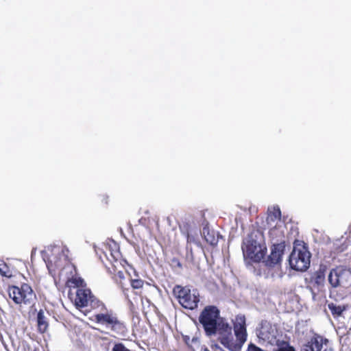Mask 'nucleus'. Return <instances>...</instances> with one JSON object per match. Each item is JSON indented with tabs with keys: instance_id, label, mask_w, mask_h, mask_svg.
Instances as JSON below:
<instances>
[{
	"instance_id": "f03ea898",
	"label": "nucleus",
	"mask_w": 351,
	"mask_h": 351,
	"mask_svg": "<svg viewBox=\"0 0 351 351\" xmlns=\"http://www.w3.org/2000/svg\"><path fill=\"white\" fill-rule=\"evenodd\" d=\"M234 332L232 328L218 339L219 341L230 351H240L247 340L245 317L238 315L234 320Z\"/></svg>"
},
{
	"instance_id": "f8f14e48",
	"label": "nucleus",
	"mask_w": 351,
	"mask_h": 351,
	"mask_svg": "<svg viewBox=\"0 0 351 351\" xmlns=\"http://www.w3.org/2000/svg\"><path fill=\"white\" fill-rule=\"evenodd\" d=\"M112 278L116 283L121 285H125L127 283H130L131 285H143V280L134 269H132V274L126 271H118L117 274L112 276Z\"/></svg>"
},
{
	"instance_id": "2eb2a0df",
	"label": "nucleus",
	"mask_w": 351,
	"mask_h": 351,
	"mask_svg": "<svg viewBox=\"0 0 351 351\" xmlns=\"http://www.w3.org/2000/svg\"><path fill=\"white\" fill-rule=\"evenodd\" d=\"M269 234L272 245H276V243L285 244L284 227L282 226H275L270 229Z\"/></svg>"
},
{
	"instance_id": "412c9836",
	"label": "nucleus",
	"mask_w": 351,
	"mask_h": 351,
	"mask_svg": "<svg viewBox=\"0 0 351 351\" xmlns=\"http://www.w3.org/2000/svg\"><path fill=\"white\" fill-rule=\"evenodd\" d=\"M95 320L102 324L113 325L118 323L117 317L109 314H97L95 315Z\"/></svg>"
},
{
	"instance_id": "ddd939ff",
	"label": "nucleus",
	"mask_w": 351,
	"mask_h": 351,
	"mask_svg": "<svg viewBox=\"0 0 351 351\" xmlns=\"http://www.w3.org/2000/svg\"><path fill=\"white\" fill-rule=\"evenodd\" d=\"M75 291V304L77 307H85L93 301V295L90 290L86 287H73Z\"/></svg>"
},
{
	"instance_id": "f3484780",
	"label": "nucleus",
	"mask_w": 351,
	"mask_h": 351,
	"mask_svg": "<svg viewBox=\"0 0 351 351\" xmlns=\"http://www.w3.org/2000/svg\"><path fill=\"white\" fill-rule=\"evenodd\" d=\"M202 237L206 243L212 246H215L218 243L219 234L216 233L215 230L210 229L208 225L203 227Z\"/></svg>"
},
{
	"instance_id": "5701e85b",
	"label": "nucleus",
	"mask_w": 351,
	"mask_h": 351,
	"mask_svg": "<svg viewBox=\"0 0 351 351\" xmlns=\"http://www.w3.org/2000/svg\"><path fill=\"white\" fill-rule=\"evenodd\" d=\"M37 322H38V330L41 332H45V330L47 328L48 324L46 321V318L45 317L44 312L43 310H40L38 313Z\"/></svg>"
},
{
	"instance_id": "6e6552de",
	"label": "nucleus",
	"mask_w": 351,
	"mask_h": 351,
	"mask_svg": "<svg viewBox=\"0 0 351 351\" xmlns=\"http://www.w3.org/2000/svg\"><path fill=\"white\" fill-rule=\"evenodd\" d=\"M256 335L259 341L274 346L277 342L278 330L275 326H273L267 321H262L260 327L256 329Z\"/></svg>"
},
{
	"instance_id": "f257e3e1",
	"label": "nucleus",
	"mask_w": 351,
	"mask_h": 351,
	"mask_svg": "<svg viewBox=\"0 0 351 351\" xmlns=\"http://www.w3.org/2000/svg\"><path fill=\"white\" fill-rule=\"evenodd\" d=\"M60 260L50 261L47 264L49 272L53 276L56 285L64 283V285H86L76 266L68 261L61 269Z\"/></svg>"
},
{
	"instance_id": "c85d7f7f",
	"label": "nucleus",
	"mask_w": 351,
	"mask_h": 351,
	"mask_svg": "<svg viewBox=\"0 0 351 351\" xmlns=\"http://www.w3.org/2000/svg\"><path fill=\"white\" fill-rule=\"evenodd\" d=\"M246 351H265L259 347L256 346L255 344L251 343L248 345V348Z\"/></svg>"
},
{
	"instance_id": "473e14b6",
	"label": "nucleus",
	"mask_w": 351,
	"mask_h": 351,
	"mask_svg": "<svg viewBox=\"0 0 351 351\" xmlns=\"http://www.w3.org/2000/svg\"><path fill=\"white\" fill-rule=\"evenodd\" d=\"M140 287H137V286H135V287H132L133 289H136V288H139Z\"/></svg>"
},
{
	"instance_id": "dca6fc26",
	"label": "nucleus",
	"mask_w": 351,
	"mask_h": 351,
	"mask_svg": "<svg viewBox=\"0 0 351 351\" xmlns=\"http://www.w3.org/2000/svg\"><path fill=\"white\" fill-rule=\"evenodd\" d=\"M105 250L107 251V254H109L110 255L111 262H115L122 265V256L119 250V245L117 243L112 241L107 246H106Z\"/></svg>"
},
{
	"instance_id": "4be33fe9",
	"label": "nucleus",
	"mask_w": 351,
	"mask_h": 351,
	"mask_svg": "<svg viewBox=\"0 0 351 351\" xmlns=\"http://www.w3.org/2000/svg\"><path fill=\"white\" fill-rule=\"evenodd\" d=\"M274 346H276V348L273 351H296L289 342L284 340L278 339L277 342L274 343Z\"/></svg>"
},
{
	"instance_id": "2f4dec72",
	"label": "nucleus",
	"mask_w": 351,
	"mask_h": 351,
	"mask_svg": "<svg viewBox=\"0 0 351 351\" xmlns=\"http://www.w3.org/2000/svg\"><path fill=\"white\" fill-rule=\"evenodd\" d=\"M202 351H209L207 348H204L202 350Z\"/></svg>"
},
{
	"instance_id": "a211bd4d",
	"label": "nucleus",
	"mask_w": 351,
	"mask_h": 351,
	"mask_svg": "<svg viewBox=\"0 0 351 351\" xmlns=\"http://www.w3.org/2000/svg\"><path fill=\"white\" fill-rule=\"evenodd\" d=\"M326 273V266L321 265L319 269L312 274L311 281L316 285H322L325 281Z\"/></svg>"
},
{
	"instance_id": "7c9ffc66",
	"label": "nucleus",
	"mask_w": 351,
	"mask_h": 351,
	"mask_svg": "<svg viewBox=\"0 0 351 351\" xmlns=\"http://www.w3.org/2000/svg\"><path fill=\"white\" fill-rule=\"evenodd\" d=\"M66 251V252H69V250L68 249H63L62 250V254H64V252Z\"/></svg>"
},
{
	"instance_id": "423d86ee",
	"label": "nucleus",
	"mask_w": 351,
	"mask_h": 351,
	"mask_svg": "<svg viewBox=\"0 0 351 351\" xmlns=\"http://www.w3.org/2000/svg\"><path fill=\"white\" fill-rule=\"evenodd\" d=\"M0 275L8 285H29L30 283V274L27 271L26 274L21 273L10 268L5 262L0 263Z\"/></svg>"
},
{
	"instance_id": "7ed1b4c3",
	"label": "nucleus",
	"mask_w": 351,
	"mask_h": 351,
	"mask_svg": "<svg viewBox=\"0 0 351 351\" xmlns=\"http://www.w3.org/2000/svg\"><path fill=\"white\" fill-rule=\"evenodd\" d=\"M311 254L306 243L295 240L293 250L289 257V263L291 269L304 271L310 266Z\"/></svg>"
},
{
	"instance_id": "0eeeda50",
	"label": "nucleus",
	"mask_w": 351,
	"mask_h": 351,
	"mask_svg": "<svg viewBox=\"0 0 351 351\" xmlns=\"http://www.w3.org/2000/svg\"><path fill=\"white\" fill-rule=\"evenodd\" d=\"M8 293L10 298L17 304H30L36 298L32 287H8Z\"/></svg>"
},
{
	"instance_id": "bb28decb",
	"label": "nucleus",
	"mask_w": 351,
	"mask_h": 351,
	"mask_svg": "<svg viewBox=\"0 0 351 351\" xmlns=\"http://www.w3.org/2000/svg\"><path fill=\"white\" fill-rule=\"evenodd\" d=\"M186 241L187 243H195L197 245H200V242L195 237L191 235L189 232L186 234Z\"/></svg>"
},
{
	"instance_id": "20e7f679",
	"label": "nucleus",
	"mask_w": 351,
	"mask_h": 351,
	"mask_svg": "<svg viewBox=\"0 0 351 351\" xmlns=\"http://www.w3.org/2000/svg\"><path fill=\"white\" fill-rule=\"evenodd\" d=\"M173 287V293L178 300L179 303L185 308L194 309L199 301V292L192 287Z\"/></svg>"
},
{
	"instance_id": "cd10ccee",
	"label": "nucleus",
	"mask_w": 351,
	"mask_h": 351,
	"mask_svg": "<svg viewBox=\"0 0 351 351\" xmlns=\"http://www.w3.org/2000/svg\"><path fill=\"white\" fill-rule=\"evenodd\" d=\"M112 351H131L128 348H127L123 343H119L114 344L113 348H112Z\"/></svg>"
},
{
	"instance_id": "393cba45",
	"label": "nucleus",
	"mask_w": 351,
	"mask_h": 351,
	"mask_svg": "<svg viewBox=\"0 0 351 351\" xmlns=\"http://www.w3.org/2000/svg\"><path fill=\"white\" fill-rule=\"evenodd\" d=\"M328 307L329 310L331 311L332 314L336 316L341 315L343 311L345 310L344 307H341V306H337L333 303L328 304Z\"/></svg>"
},
{
	"instance_id": "a878e982",
	"label": "nucleus",
	"mask_w": 351,
	"mask_h": 351,
	"mask_svg": "<svg viewBox=\"0 0 351 351\" xmlns=\"http://www.w3.org/2000/svg\"><path fill=\"white\" fill-rule=\"evenodd\" d=\"M171 269L176 271H180L182 269V265L178 258L173 257L169 261Z\"/></svg>"
},
{
	"instance_id": "9b49d317",
	"label": "nucleus",
	"mask_w": 351,
	"mask_h": 351,
	"mask_svg": "<svg viewBox=\"0 0 351 351\" xmlns=\"http://www.w3.org/2000/svg\"><path fill=\"white\" fill-rule=\"evenodd\" d=\"M300 351H334V349L328 339L317 335L304 344Z\"/></svg>"
},
{
	"instance_id": "39448f33",
	"label": "nucleus",
	"mask_w": 351,
	"mask_h": 351,
	"mask_svg": "<svg viewBox=\"0 0 351 351\" xmlns=\"http://www.w3.org/2000/svg\"><path fill=\"white\" fill-rule=\"evenodd\" d=\"M220 319L223 318L220 317L219 309L215 306H207L200 313L199 322L202 325L206 335L211 337Z\"/></svg>"
},
{
	"instance_id": "9d476101",
	"label": "nucleus",
	"mask_w": 351,
	"mask_h": 351,
	"mask_svg": "<svg viewBox=\"0 0 351 351\" xmlns=\"http://www.w3.org/2000/svg\"><path fill=\"white\" fill-rule=\"evenodd\" d=\"M328 280L330 285H351V271L337 267L330 271Z\"/></svg>"
},
{
	"instance_id": "72a5a7b5",
	"label": "nucleus",
	"mask_w": 351,
	"mask_h": 351,
	"mask_svg": "<svg viewBox=\"0 0 351 351\" xmlns=\"http://www.w3.org/2000/svg\"><path fill=\"white\" fill-rule=\"evenodd\" d=\"M351 351V350H350Z\"/></svg>"
},
{
	"instance_id": "4468645a",
	"label": "nucleus",
	"mask_w": 351,
	"mask_h": 351,
	"mask_svg": "<svg viewBox=\"0 0 351 351\" xmlns=\"http://www.w3.org/2000/svg\"><path fill=\"white\" fill-rule=\"evenodd\" d=\"M285 250V244L276 243L271 247V254L266 261L267 265L273 267L282 261V255Z\"/></svg>"
},
{
	"instance_id": "1a4fd4ad",
	"label": "nucleus",
	"mask_w": 351,
	"mask_h": 351,
	"mask_svg": "<svg viewBox=\"0 0 351 351\" xmlns=\"http://www.w3.org/2000/svg\"><path fill=\"white\" fill-rule=\"evenodd\" d=\"M245 256L254 262H260L265 255V249H262L261 245L254 239H249L242 245Z\"/></svg>"
},
{
	"instance_id": "c756f323",
	"label": "nucleus",
	"mask_w": 351,
	"mask_h": 351,
	"mask_svg": "<svg viewBox=\"0 0 351 351\" xmlns=\"http://www.w3.org/2000/svg\"><path fill=\"white\" fill-rule=\"evenodd\" d=\"M108 196L106 195H102L100 197V200L102 203L107 204L108 203Z\"/></svg>"
},
{
	"instance_id": "b1692460",
	"label": "nucleus",
	"mask_w": 351,
	"mask_h": 351,
	"mask_svg": "<svg viewBox=\"0 0 351 351\" xmlns=\"http://www.w3.org/2000/svg\"><path fill=\"white\" fill-rule=\"evenodd\" d=\"M281 217V212L278 207H274L272 210H269L268 216L267 218V221H276L280 220Z\"/></svg>"
},
{
	"instance_id": "aec40b11",
	"label": "nucleus",
	"mask_w": 351,
	"mask_h": 351,
	"mask_svg": "<svg viewBox=\"0 0 351 351\" xmlns=\"http://www.w3.org/2000/svg\"><path fill=\"white\" fill-rule=\"evenodd\" d=\"M231 329L232 326L228 324L226 319H220L219 323H218L216 328H215L213 335H217V339H219V337H221Z\"/></svg>"
},
{
	"instance_id": "6ab92c4d",
	"label": "nucleus",
	"mask_w": 351,
	"mask_h": 351,
	"mask_svg": "<svg viewBox=\"0 0 351 351\" xmlns=\"http://www.w3.org/2000/svg\"><path fill=\"white\" fill-rule=\"evenodd\" d=\"M103 254L106 258V261L103 259L101 255H100V258L101 261L105 265L106 267L107 268L109 273L112 276H114V274H117L118 270V265L119 263H117L115 262H111L110 259V255L109 254H107V251L105 250L103 252Z\"/></svg>"
}]
</instances>
